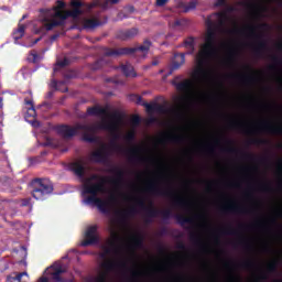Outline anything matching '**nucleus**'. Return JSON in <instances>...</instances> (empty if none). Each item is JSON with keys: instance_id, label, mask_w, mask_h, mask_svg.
<instances>
[{"instance_id": "774afa93", "label": "nucleus", "mask_w": 282, "mask_h": 282, "mask_svg": "<svg viewBox=\"0 0 282 282\" xmlns=\"http://www.w3.org/2000/svg\"><path fill=\"white\" fill-rule=\"evenodd\" d=\"M39 282H50V279L46 276H42L39 279Z\"/></svg>"}, {"instance_id": "39448f33", "label": "nucleus", "mask_w": 282, "mask_h": 282, "mask_svg": "<svg viewBox=\"0 0 282 282\" xmlns=\"http://www.w3.org/2000/svg\"><path fill=\"white\" fill-rule=\"evenodd\" d=\"M70 6L73 10L66 11V12H57V17L59 20H53L52 22H48L45 24V30L47 32L54 30V28H61L62 25H65V21H67L68 17H72L73 19H77V17H80L83 14V3L80 0H72Z\"/></svg>"}, {"instance_id": "a18cd8bd", "label": "nucleus", "mask_w": 282, "mask_h": 282, "mask_svg": "<svg viewBox=\"0 0 282 282\" xmlns=\"http://www.w3.org/2000/svg\"><path fill=\"white\" fill-rule=\"evenodd\" d=\"M126 142H133V140H135V132L134 131H130L126 134L124 137Z\"/></svg>"}, {"instance_id": "6e6d98bb", "label": "nucleus", "mask_w": 282, "mask_h": 282, "mask_svg": "<svg viewBox=\"0 0 282 282\" xmlns=\"http://www.w3.org/2000/svg\"><path fill=\"white\" fill-rule=\"evenodd\" d=\"M243 32H246V29H232L229 34H243Z\"/></svg>"}, {"instance_id": "a878e982", "label": "nucleus", "mask_w": 282, "mask_h": 282, "mask_svg": "<svg viewBox=\"0 0 282 282\" xmlns=\"http://www.w3.org/2000/svg\"><path fill=\"white\" fill-rule=\"evenodd\" d=\"M87 116H109V110L99 106L88 107Z\"/></svg>"}, {"instance_id": "5fc2aeb1", "label": "nucleus", "mask_w": 282, "mask_h": 282, "mask_svg": "<svg viewBox=\"0 0 282 282\" xmlns=\"http://www.w3.org/2000/svg\"><path fill=\"white\" fill-rule=\"evenodd\" d=\"M169 3V0H156L155 6L156 8H164Z\"/></svg>"}, {"instance_id": "0eeeda50", "label": "nucleus", "mask_w": 282, "mask_h": 282, "mask_svg": "<svg viewBox=\"0 0 282 282\" xmlns=\"http://www.w3.org/2000/svg\"><path fill=\"white\" fill-rule=\"evenodd\" d=\"M135 204L139 208H141V210H144L145 213V224H152L153 219H155V217H162L163 221H169V219H171V217H173V210L171 209H163L160 210L155 207H153V203L150 202V206H147V203L144 202V198H137Z\"/></svg>"}, {"instance_id": "e2e57ef3", "label": "nucleus", "mask_w": 282, "mask_h": 282, "mask_svg": "<svg viewBox=\"0 0 282 282\" xmlns=\"http://www.w3.org/2000/svg\"><path fill=\"white\" fill-rule=\"evenodd\" d=\"M140 271H132L131 272V279H138V276H140Z\"/></svg>"}, {"instance_id": "052dcab7", "label": "nucleus", "mask_w": 282, "mask_h": 282, "mask_svg": "<svg viewBox=\"0 0 282 282\" xmlns=\"http://www.w3.org/2000/svg\"><path fill=\"white\" fill-rule=\"evenodd\" d=\"M96 6H100V1L95 0L93 3L88 4V10H93V8H96Z\"/></svg>"}, {"instance_id": "2f4dec72", "label": "nucleus", "mask_w": 282, "mask_h": 282, "mask_svg": "<svg viewBox=\"0 0 282 282\" xmlns=\"http://www.w3.org/2000/svg\"><path fill=\"white\" fill-rule=\"evenodd\" d=\"M65 270H63V267H56L53 269V272L51 273L52 280L56 282H63V278H61V274H64Z\"/></svg>"}, {"instance_id": "473e14b6", "label": "nucleus", "mask_w": 282, "mask_h": 282, "mask_svg": "<svg viewBox=\"0 0 282 282\" xmlns=\"http://www.w3.org/2000/svg\"><path fill=\"white\" fill-rule=\"evenodd\" d=\"M24 102L30 107L26 112L28 116H30V118H36V109L34 108V102L28 98L24 99Z\"/></svg>"}, {"instance_id": "4468645a", "label": "nucleus", "mask_w": 282, "mask_h": 282, "mask_svg": "<svg viewBox=\"0 0 282 282\" xmlns=\"http://www.w3.org/2000/svg\"><path fill=\"white\" fill-rule=\"evenodd\" d=\"M90 161L96 164H107V162H109V150L107 144H102L99 150L90 153Z\"/></svg>"}, {"instance_id": "4c0bfd02", "label": "nucleus", "mask_w": 282, "mask_h": 282, "mask_svg": "<svg viewBox=\"0 0 282 282\" xmlns=\"http://www.w3.org/2000/svg\"><path fill=\"white\" fill-rule=\"evenodd\" d=\"M232 78H237L238 80H241V83H254V80H257V77L254 76L232 75Z\"/></svg>"}, {"instance_id": "7c9ffc66", "label": "nucleus", "mask_w": 282, "mask_h": 282, "mask_svg": "<svg viewBox=\"0 0 282 282\" xmlns=\"http://www.w3.org/2000/svg\"><path fill=\"white\" fill-rule=\"evenodd\" d=\"M131 243L134 248H142L144 246V236L140 234L132 236Z\"/></svg>"}, {"instance_id": "603ef678", "label": "nucleus", "mask_w": 282, "mask_h": 282, "mask_svg": "<svg viewBox=\"0 0 282 282\" xmlns=\"http://www.w3.org/2000/svg\"><path fill=\"white\" fill-rule=\"evenodd\" d=\"M57 67H67V65H69V59L64 58L59 62L56 63Z\"/></svg>"}, {"instance_id": "c9c22d12", "label": "nucleus", "mask_w": 282, "mask_h": 282, "mask_svg": "<svg viewBox=\"0 0 282 282\" xmlns=\"http://www.w3.org/2000/svg\"><path fill=\"white\" fill-rule=\"evenodd\" d=\"M271 61L273 64L270 66V69H276V67H281V65H282L281 56L272 55Z\"/></svg>"}, {"instance_id": "79ce46f5", "label": "nucleus", "mask_w": 282, "mask_h": 282, "mask_svg": "<svg viewBox=\"0 0 282 282\" xmlns=\"http://www.w3.org/2000/svg\"><path fill=\"white\" fill-rule=\"evenodd\" d=\"M268 140L267 139H251L249 140V144H256V147H259L261 144H268Z\"/></svg>"}, {"instance_id": "393cba45", "label": "nucleus", "mask_w": 282, "mask_h": 282, "mask_svg": "<svg viewBox=\"0 0 282 282\" xmlns=\"http://www.w3.org/2000/svg\"><path fill=\"white\" fill-rule=\"evenodd\" d=\"M119 69H121L122 74L127 78H135L138 74L135 73V69L133 68V65L127 63V64H121L119 66Z\"/></svg>"}, {"instance_id": "c85d7f7f", "label": "nucleus", "mask_w": 282, "mask_h": 282, "mask_svg": "<svg viewBox=\"0 0 282 282\" xmlns=\"http://www.w3.org/2000/svg\"><path fill=\"white\" fill-rule=\"evenodd\" d=\"M8 282H28L30 281V275L28 272L17 273L15 276H9Z\"/></svg>"}, {"instance_id": "cd10ccee", "label": "nucleus", "mask_w": 282, "mask_h": 282, "mask_svg": "<svg viewBox=\"0 0 282 282\" xmlns=\"http://www.w3.org/2000/svg\"><path fill=\"white\" fill-rule=\"evenodd\" d=\"M260 129H262V131H265L267 133H273L275 135H279L282 133V127L281 126H272L270 123H262L260 126Z\"/></svg>"}, {"instance_id": "c756f323", "label": "nucleus", "mask_w": 282, "mask_h": 282, "mask_svg": "<svg viewBox=\"0 0 282 282\" xmlns=\"http://www.w3.org/2000/svg\"><path fill=\"white\" fill-rule=\"evenodd\" d=\"M184 47L189 50L186 54H195V37L189 36L184 40Z\"/></svg>"}, {"instance_id": "864d4df0", "label": "nucleus", "mask_w": 282, "mask_h": 282, "mask_svg": "<svg viewBox=\"0 0 282 282\" xmlns=\"http://www.w3.org/2000/svg\"><path fill=\"white\" fill-rule=\"evenodd\" d=\"M140 122H141L140 116L132 117L131 123L133 124V127H138V124H140Z\"/></svg>"}, {"instance_id": "b1692460", "label": "nucleus", "mask_w": 282, "mask_h": 282, "mask_svg": "<svg viewBox=\"0 0 282 282\" xmlns=\"http://www.w3.org/2000/svg\"><path fill=\"white\" fill-rule=\"evenodd\" d=\"M133 215H138V208H135V206L117 213L118 219L121 224H124V221H127L129 217H133Z\"/></svg>"}, {"instance_id": "bb28decb", "label": "nucleus", "mask_w": 282, "mask_h": 282, "mask_svg": "<svg viewBox=\"0 0 282 282\" xmlns=\"http://www.w3.org/2000/svg\"><path fill=\"white\" fill-rule=\"evenodd\" d=\"M186 63V53H177L172 61V69H180Z\"/></svg>"}, {"instance_id": "09e8293b", "label": "nucleus", "mask_w": 282, "mask_h": 282, "mask_svg": "<svg viewBox=\"0 0 282 282\" xmlns=\"http://www.w3.org/2000/svg\"><path fill=\"white\" fill-rule=\"evenodd\" d=\"M260 191H262V193H272V186L269 184H263L260 186Z\"/></svg>"}, {"instance_id": "423d86ee", "label": "nucleus", "mask_w": 282, "mask_h": 282, "mask_svg": "<svg viewBox=\"0 0 282 282\" xmlns=\"http://www.w3.org/2000/svg\"><path fill=\"white\" fill-rule=\"evenodd\" d=\"M31 188V195L37 202H45L54 193V184L48 178H34Z\"/></svg>"}, {"instance_id": "72a5a7b5", "label": "nucleus", "mask_w": 282, "mask_h": 282, "mask_svg": "<svg viewBox=\"0 0 282 282\" xmlns=\"http://www.w3.org/2000/svg\"><path fill=\"white\" fill-rule=\"evenodd\" d=\"M175 219L176 221H178L182 226H184L185 224H193L194 219L193 217H186V216H183L181 214H176L175 215Z\"/></svg>"}, {"instance_id": "7ed1b4c3", "label": "nucleus", "mask_w": 282, "mask_h": 282, "mask_svg": "<svg viewBox=\"0 0 282 282\" xmlns=\"http://www.w3.org/2000/svg\"><path fill=\"white\" fill-rule=\"evenodd\" d=\"M109 121L104 120L100 123H78L77 129H79V131H84V142L96 144V142H98V137L94 135V133H98V131H109L112 133L115 140H120V134L118 131H120V124H122L123 116L120 113V111L116 110L109 115Z\"/></svg>"}, {"instance_id": "f8f14e48", "label": "nucleus", "mask_w": 282, "mask_h": 282, "mask_svg": "<svg viewBox=\"0 0 282 282\" xmlns=\"http://www.w3.org/2000/svg\"><path fill=\"white\" fill-rule=\"evenodd\" d=\"M85 239L80 242L83 248H87L88 246H96L100 238L98 237V226L93 225L86 229Z\"/></svg>"}, {"instance_id": "9b49d317", "label": "nucleus", "mask_w": 282, "mask_h": 282, "mask_svg": "<svg viewBox=\"0 0 282 282\" xmlns=\"http://www.w3.org/2000/svg\"><path fill=\"white\" fill-rule=\"evenodd\" d=\"M130 100L135 102V105H141L142 107H145L148 113H153L155 111L156 113H166V107L160 104H149V102L142 101V96L131 95Z\"/></svg>"}, {"instance_id": "f03ea898", "label": "nucleus", "mask_w": 282, "mask_h": 282, "mask_svg": "<svg viewBox=\"0 0 282 282\" xmlns=\"http://www.w3.org/2000/svg\"><path fill=\"white\" fill-rule=\"evenodd\" d=\"M228 12H235V8L227 4L225 11L212 13L206 19L207 31L205 33V42L196 55L197 68L194 72V78L197 80H204L208 76L206 65L210 63V59L217 52V32L226 28Z\"/></svg>"}, {"instance_id": "13d9d810", "label": "nucleus", "mask_w": 282, "mask_h": 282, "mask_svg": "<svg viewBox=\"0 0 282 282\" xmlns=\"http://www.w3.org/2000/svg\"><path fill=\"white\" fill-rule=\"evenodd\" d=\"M120 0H106L102 8H107L108 3H111V6H116V3H119Z\"/></svg>"}, {"instance_id": "338daca9", "label": "nucleus", "mask_w": 282, "mask_h": 282, "mask_svg": "<svg viewBox=\"0 0 282 282\" xmlns=\"http://www.w3.org/2000/svg\"><path fill=\"white\" fill-rule=\"evenodd\" d=\"M276 169H278L279 173H282V160L281 159L278 161Z\"/></svg>"}, {"instance_id": "6ab92c4d", "label": "nucleus", "mask_w": 282, "mask_h": 282, "mask_svg": "<svg viewBox=\"0 0 282 282\" xmlns=\"http://www.w3.org/2000/svg\"><path fill=\"white\" fill-rule=\"evenodd\" d=\"M220 213H236L237 215H248L250 210L246 207L229 203L220 207Z\"/></svg>"}, {"instance_id": "f704fd0d", "label": "nucleus", "mask_w": 282, "mask_h": 282, "mask_svg": "<svg viewBox=\"0 0 282 282\" xmlns=\"http://www.w3.org/2000/svg\"><path fill=\"white\" fill-rule=\"evenodd\" d=\"M13 36L15 41H19V39H23V36H25V25L20 24L18 26V30L13 33Z\"/></svg>"}, {"instance_id": "5701e85b", "label": "nucleus", "mask_w": 282, "mask_h": 282, "mask_svg": "<svg viewBox=\"0 0 282 282\" xmlns=\"http://www.w3.org/2000/svg\"><path fill=\"white\" fill-rule=\"evenodd\" d=\"M101 268L106 272H111V270H116V268H121V270H127V262H116L112 260H107L106 262L101 263Z\"/></svg>"}, {"instance_id": "de8ad7c7", "label": "nucleus", "mask_w": 282, "mask_h": 282, "mask_svg": "<svg viewBox=\"0 0 282 282\" xmlns=\"http://www.w3.org/2000/svg\"><path fill=\"white\" fill-rule=\"evenodd\" d=\"M21 206L23 207L29 206V208H32V198H23L21 200Z\"/></svg>"}, {"instance_id": "f257e3e1", "label": "nucleus", "mask_w": 282, "mask_h": 282, "mask_svg": "<svg viewBox=\"0 0 282 282\" xmlns=\"http://www.w3.org/2000/svg\"><path fill=\"white\" fill-rule=\"evenodd\" d=\"M70 171L83 181V195H88L85 198V203L90 206H97L101 213L109 210V202H116V196H110L108 200L98 197L100 193H107L106 184L112 186H122L124 182V170L116 166L112 167L109 173H115V177L101 176L98 174H91L85 178V162L83 160L72 162L69 164Z\"/></svg>"}, {"instance_id": "e433bc0d", "label": "nucleus", "mask_w": 282, "mask_h": 282, "mask_svg": "<svg viewBox=\"0 0 282 282\" xmlns=\"http://www.w3.org/2000/svg\"><path fill=\"white\" fill-rule=\"evenodd\" d=\"M278 268H279V261L273 260L267 264V272L272 274V273L276 272Z\"/></svg>"}, {"instance_id": "a211bd4d", "label": "nucleus", "mask_w": 282, "mask_h": 282, "mask_svg": "<svg viewBox=\"0 0 282 282\" xmlns=\"http://www.w3.org/2000/svg\"><path fill=\"white\" fill-rule=\"evenodd\" d=\"M139 32L138 28L119 30L116 33V39L119 41H131L138 36Z\"/></svg>"}, {"instance_id": "ea45409f", "label": "nucleus", "mask_w": 282, "mask_h": 282, "mask_svg": "<svg viewBox=\"0 0 282 282\" xmlns=\"http://www.w3.org/2000/svg\"><path fill=\"white\" fill-rule=\"evenodd\" d=\"M110 149L112 151H117V153H122V151H124V148H122V145H120L118 142L116 141H111L110 143Z\"/></svg>"}, {"instance_id": "aec40b11", "label": "nucleus", "mask_w": 282, "mask_h": 282, "mask_svg": "<svg viewBox=\"0 0 282 282\" xmlns=\"http://www.w3.org/2000/svg\"><path fill=\"white\" fill-rule=\"evenodd\" d=\"M80 131V128H78V124L75 127L70 126H58L57 127V133L62 135L63 138H74L76 133Z\"/></svg>"}, {"instance_id": "a19ab883", "label": "nucleus", "mask_w": 282, "mask_h": 282, "mask_svg": "<svg viewBox=\"0 0 282 282\" xmlns=\"http://www.w3.org/2000/svg\"><path fill=\"white\" fill-rule=\"evenodd\" d=\"M240 268H243V270H252L254 267V262L252 260H247L239 264Z\"/></svg>"}, {"instance_id": "bf43d9fd", "label": "nucleus", "mask_w": 282, "mask_h": 282, "mask_svg": "<svg viewBox=\"0 0 282 282\" xmlns=\"http://www.w3.org/2000/svg\"><path fill=\"white\" fill-rule=\"evenodd\" d=\"M237 245H238V246H243L245 250H250V248H251L250 245L245 243L243 240H239V241L237 242Z\"/></svg>"}, {"instance_id": "4d7b16f0", "label": "nucleus", "mask_w": 282, "mask_h": 282, "mask_svg": "<svg viewBox=\"0 0 282 282\" xmlns=\"http://www.w3.org/2000/svg\"><path fill=\"white\" fill-rule=\"evenodd\" d=\"M96 282H107V273L100 274L97 279Z\"/></svg>"}, {"instance_id": "1a4fd4ad", "label": "nucleus", "mask_w": 282, "mask_h": 282, "mask_svg": "<svg viewBox=\"0 0 282 282\" xmlns=\"http://www.w3.org/2000/svg\"><path fill=\"white\" fill-rule=\"evenodd\" d=\"M151 41L145 40L143 44L138 47H120V48H106L104 52L105 56H131V54H135V52H142L143 54H148L149 50H151Z\"/></svg>"}, {"instance_id": "69168bd1", "label": "nucleus", "mask_w": 282, "mask_h": 282, "mask_svg": "<svg viewBox=\"0 0 282 282\" xmlns=\"http://www.w3.org/2000/svg\"><path fill=\"white\" fill-rule=\"evenodd\" d=\"M177 248L178 250H186V245L184 242H178Z\"/></svg>"}, {"instance_id": "680f3d73", "label": "nucleus", "mask_w": 282, "mask_h": 282, "mask_svg": "<svg viewBox=\"0 0 282 282\" xmlns=\"http://www.w3.org/2000/svg\"><path fill=\"white\" fill-rule=\"evenodd\" d=\"M207 153H210L212 155L215 154V147L209 145L206 148Z\"/></svg>"}, {"instance_id": "20e7f679", "label": "nucleus", "mask_w": 282, "mask_h": 282, "mask_svg": "<svg viewBox=\"0 0 282 282\" xmlns=\"http://www.w3.org/2000/svg\"><path fill=\"white\" fill-rule=\"evenodd\" d=\"M147 192L151 193V195H159L160 197H173V208H186V206L189 204L184 197L175 194L171 187H160L155 181H150L148 183Z\"/></svg>"}, {"instance_id": "6e6552de", "label": "nucleus", "mask_w": 282, "mask_h": 282, "mask_svg": "<svg viewBox=\"0 0 282 282\" xmlns=\"http://www.w3.org/2000/svg\"><path fill=\"white\" fill-rule=\"evenodd\" d=\"M270 28L268 23H261L257 26L249 25L246 30H249V36H252L257 41V45L253 46V54L256 56H263V52L268 50V42L263 40V34L257 33V30H268Z\"/></svg>"}, {"instance_id": "8fccbe9b", "label": "nucleus", "mask_w": 282, "mask_h": 282, "mask_svg": "<svg viewBox=\"0 0 282 282\" xmlns=\"http://www.w3.org/2000/svg\"><path fill=\"white\" fill-rule=\"evenodd\" d=\"M230 129H241V127H243V124H241V122L238 121H231L229 123Z\"/></svg>"}, {"instance_id": "ddd939ff", "label": "nucleus", "mask_w": 282, "mask_h": 282, "mask_svg": "<svg viewBox=\"0 0 282 282\" xmlns=\"http://www.w3.org/2000/svg\"><path fill=\"white\" fill-rule=\"evenodd\" d=\"M122 242V238L118 234H112L111 239L108 241L109 247L104 248V253L101 258H107V254H118L120 252V243Z\"/></svg>"}, {"instance_id": "0e129e2a", "label": "nucleus", "mask_w": 282, "mask_h": 282, "mask_svg": "<svg viewBox=\"0 0 282 282\" xmlns=\"http://www.w3.org/2000/svg\"><path fill=\"white\" fill-rule=\"evenodd\" d=\"M167 232H169V230L166 229V227H163V228L160 230L159 235H160V237H164V235H166Z\"/></svg>"}, {"instance_id": "37998d69", "label": "nucleus", "mask_w": 282, "mask_h": 282, "mask_svg": "<svg viewBox=\"0 0 282 282\" xmlns=\"http://www.w3.org/2000/svg\"><path fill=\"white\" fill-rule=\"evenodd\" d=\"M220 235H237V230L232 228V226H229L226 229L220 230Z\"/></svg>"}, {"instance_id": "58836bf2", "label": "nucleus", "mask_w": 282, "mask_h": 282, "mask_svg": "<svg viewBox=\"0 0 282 282\" xmlns=\"http://www.w3.org/2000/svg\"><path fill=\"white\" fill-rule=\"evenodd\" d=\"M189 239L196 246H202V238H199V235L197 232H191L189 234Z\"/></svg>"}, {"instance_id": "2eb2a0df", "label": "nucleus", "mask_w": 282, "mask_h": 282, "mask_svg": "<svg viewBox=\"0 0 282 282\" xmlns=\"http://www.w3.org/2000/svg\"><path fill=\"white\" fill-rule=\"evenodd\" d=\"M182 76L175 77L172 85L177 89V91H183L184 94H191L195 89V83L193 79H184L183 82H177Z\"/></svg>"}, {"instance_id": "3c124183", "label": "nucleus", "mask_w": 282, "mask_h": 282, "mask_svg": "<svg viewBox=\"0 0 282 282\" xmlns=\"http://www.w3.org/2000/svg\"><path fill=\"white\" fill-rule=\"evenodd\" d=\"M228 0H216L215 3H214V7L215 8H224V6H227V2Z\"/></svg>"}, {"instance_id": "f3484780", "label": "nucleus", "mask_w": 282, "mask_h": 282, "mask_svg": "<svg viewBox=\"0 0 282 282\" xmlns=\"http://www.w3.org/2000/svg\"><path fill=\"white\" fill-rule=\"evenodd\" d=\"M223 153H230L231 155H238V153H241V155L245 160H251L252 162H254V160H258V162H260L261 164H265V162H268V158L257 159V156H254V154L243 153V152H241V150H239L237 148L223 149Z\"/></svg>"}, {"instance_id": "4be33fe9", "label": "nucleus", "mask_w": 282, "mask_h": 282, "mask_svg": "<svg viewBox=\"0 0 282 282\" xmlns=\"http://www.w3.org/2000/svg\"><path fill=\"white\" fill-rule=\"evenodd\" d=\"M158 144H164L165 142H173L174 144H182L184 137L177 134H164L156 140Z\"/></svg>"}, {"instance_id": "412c9836", "label": "nucleus", "mask_w": 282, "mask_h": 282, "mask_svg": "<svg viewBox=\"0 0 282 282\" xmlns=\"http://www.w3.org/2000/svg\"><path fill=\"white\" fill-rule=\"evenodd\" d=\"M108 18L105 17L104 21H100L96 18L85 19L84 20V29L85 30H96V28H100V25L107 24Z\"/></svg>"}, {"instance_id": "49530a36", "label": "nucleus", "mask_w": 282, "mask_h": 282, "mask_svg": "<svg viewBox=\"0 0 282 282\" xmlns=\"http://www.w3.org/2000/svg\"><path fill=\"white\" fill-rule=\"evenodd\" d=\"M104 64H105V62L102 59H98L97 62H95L93 64L91 69H94V70L100 69Z\"/></svg>"}, {"instance_id": "dca6fc26", "label": "nucleus", "mask_w": 282, "mask_h": 282, "mask_svg": "<svg viewBox=\"0 0 282 282\" xmlns=\"http://www.w3.org/2000/svg\"><path fill=\"white\" fill-rule=\"evenodd\" d=\"M140 153H142L141 147H133L132 149L126 151L129 162H134L135 164H144V162H147V158L140 155Z\"/></svg>"}, {"instance_id": "c03bdc74", "label": "nucleus", "mask_w": 282, "mask_h": 282, "mask_svg": "<svg viewBox=\"0 0 282 282\" xmlns=\"http://www.w3.org/2000/svg\"><path fill=\"white\" fill-rule=\"evenodd\" d=\"M195 8H197V1L193 0L185 6V12H191V10H195Z\"/></svg>"}, {"instance_id": "9d476101", "label": "nucleus", "mask_w": 282, "mask_h": 282, "mask_svg": "<svg viewBox=\"0 0 282 282\" xmlns=\"http://www.w3.org/2000/svg\"><path fill=\"white\" fill-rule=\"evenodd\" d=\"M65 8V3L62 0L56 1V6L53 9H41L40 12L44 14L42 22L44 23V28L46 23H52L53 21H61V18L57 15L58 12H65L63 9Z\"/></svg>"}]
</instances>
